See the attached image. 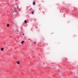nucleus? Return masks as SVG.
<instances>
[{
    "mask_svg": "<svg viewBox=\"0 0 78 78\" xmlns=\"http://www.w3.org/2000/svg\"><path fill=\"white\" fill-rule=\"evenodd\" d=\"M13 7L14 8H15V12H18V11H19V9H17V5H14Z\"/></svg>",
    "mask_w": 78,
    "mask_h": 78,
    "instance_id": "obj_1",
    "label": "nucleus"
},
{
    "mask_svg": "<svg viewBox=\"0 0 78 78\" xmlns=\"http://www.w3.org/2000/svg\"><path fill=\"white\" fill-rule=\"evenodd\" d=\"M16 63H17V64H20V63L19 62V61L17 62Z\"/></svg>",
    "mask_w": 78,
    "mask_h": 78,
    "instance_id": "obj_2",
    "label": "nucleus"
},
{
    "mask_svg": "<svg viewBox=\"0 0 78 78\" xmlns=\"http://www.w3.org/2000/svg\"><path fill=\"white\" fill-rule=\"evenodd\" d=\"M1 51H3V50H4V49L3 48H1Z\"/></svg>",
    "mask_w": 78,
    "mask_h": 78,
    "instance_id": "obj_3",
    "label": "nucleus"
},
{
    "mask_svg": "<svg viewBox=\"0 0 78 78\" xmlns=\"http://www.w3.org/2000/svg\"><path fill=\"white\" fill-rule=\"evenodd\" d=\"M24 22H25V23H27V20H25L24 21Z\"/></svg>",
    "mask_w": 78,
    "mask_h": 78,
    "instance_id": "obj_4",
    "label": "nucleus"
},
{
    "mask_svg": "<svg viewBox=\"0 0 78 78\" xmlns=\"http://www.w3.org/2000/svg\"><path fill=\"white\" fill-rule=\"evenodd\" d=\"M23 42H25V41H22V42H21V44H23Z\"/></svg>",
    "mask_w": 78,
    "mask_h": 78,
    "instance_id": "obj_5",
    "label": "nucleus"
},
{
    "mask_svg": "<svg viewBox=\"0 0 78 78\" xmlns=\"http://www.w3.org/2000/svg\"><path fill=\"white\" fill-rule=\"evenodd\" d=\"M9 24H7V27H9Z\"/></svg>",
    "mask_w": 78,
    "mask_h": 78,
    "instance_id": "obj_6",
    "label": "nucleus"
},
{
    "mask_svg": "<svg viewBox=\"0 0 78 78\" xmlns=\"http://www.w3.org/2000/svg\"><path fill=\"white\" fill-rule=\"evenodd\" d=\"M33 5H35V2H33Z\"/></svg>",
    "mask_w": 78,
    "mask_h": 78,
    "instance_id": "obj_7",
    "label": "nucleus"
},
{
    "mask_svg": "<svg viewBox=\"0 0 78 78\" xmlns=\"http://www.w3.org/2000/svg\"><path fill=\"white\" fill-rule=\"evenodd\" d=\"M34 44H36V42L35 41L34 42Z\"/></svg>",
    "mask_w": 78,
    "mask_h": 78,
    "instance_id": "obj_8",
    "label": "nucleus"
},
{
    "mask_svg": "<svg viewBox=\"0 0 78 78\" xmlns=\"http://www.w3.org/2000/svg\"><path fill=\"white\" fill-rule=\"evenodd\" d=\"M34 13V12H32V14H33Z\"/></svg>",
    "mask_w": 78,
    "mask_h": 78,
    "instance_id": "obj_9",
    "label": "nucleus"
},
{
    "mask_svg": "<svg viewBox=\"0 0 78 78\" xmlns=\"http://www.w3.org/2000/svg\"><path fill=\"white\" fill-rule=\"evenodd\" d=\"M23 35H24V34H23Z\"/></svg>",
    "mask_w": 78,
    "mask_h": 78,
    "instance_id": "obj_10",
    "label": "nucleus"
},
{
    "mask_svg": "<svg viewBox=\"0 0 78 78\" xmlns=\"http://www.w3.org/2000/svg\"><path fill=\"white\" fill-rule=\"evenodd\" d=\"M0 71H1V70H0Z\"/></svg>",
    "mask_w": 78,
    "mask_h": 78,
    "instance_id": "obj_11",
    "label": "nucleus"
},
{
    "mask_svg": "<svg viewBox=\"0 0 78 78\" xmlns=\"http://www.w3.org/2000/svg\"><path fill=\"white\" fill-rule=\"evenodd\" d=\"M33 52H34V51H33Z\"/></svg>",
    "mask_w": 78,
    "mask_h": 78,
    "instance_id": "obj_12",
    "label": "nucleus"
},
{
    "mask_svg": "<svg viewBox=\"0 0 78 78\" xmlns=\"http://www.w3.org/2000/svg\"><path fill=\"white\" fill-rule=\"evenodd\" d=\"M16 13H17V12H16Z\"/></svg>",
    "mask_w": 78,
    "mask_h": 78,
    "instance_id": "obj_13",
    "label": "nucleus"
},
{
    "mask_svg": "<svg viewBox=\"0 0 78 78\" xmlns=\"http://www.w3.org/2000/svg\"><path fill=\"white\" fill-rule=\"evenodd\" d=\"M16 14H17V13Z\"/></svg>",
    "mask_w": 78,
    "mask_h": 78,
    "instance_id": "obj_14",
    "label": "nucleus"
}]
</instances>
